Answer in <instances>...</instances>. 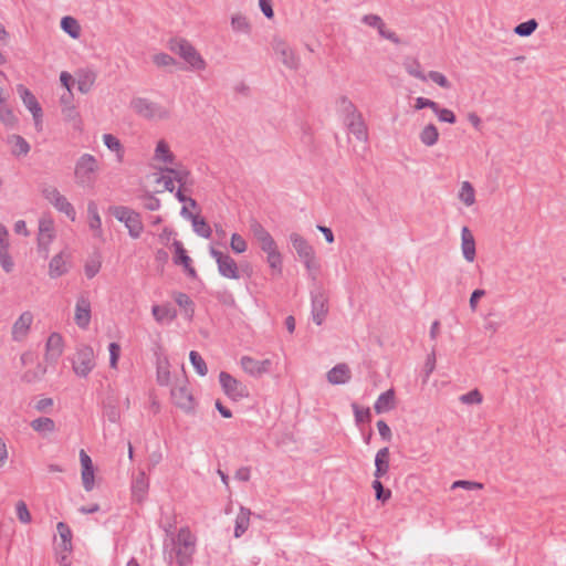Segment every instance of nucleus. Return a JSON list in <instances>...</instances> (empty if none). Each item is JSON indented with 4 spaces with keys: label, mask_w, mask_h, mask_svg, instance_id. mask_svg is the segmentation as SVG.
Listing matches in <instances>:
<instances>
[{
    "label": "nucleus",
    "mask_w": 566,
    "mask_h": 566,
    "mask_svg": "<svg viewBox=\"0 0 566 566\" xmlns=\"http://www.w3.org/2000/svg\"><path fill=\"white\" fill-rule=\"evenodd\" d=\"M98 171L99 164L95 156L87 153L81 155L74 166L75 184L84 189L94 188Z\"/></svg>",
    "instance_id": "obj_1"
},
{
    "label": "nucleus",
    "mask_w": 566,
    "mask_h": 566,
    "mask_svg": "<svg viewBox=\"0 0 566 566\" xmlns=\"http://www.w3.org/2000/svg\"><path fill=\"white\" fill-rule=\"evenodd\" d=\"M171 52L179 55L191 70L202 71L207 63L197 49L184 38H172L168 42Z\"/></svg>",
    "instance_id": "obj_2"
},
{
    "label": "nucleus",
    "mask_w": 566,
    "mask_h": 566,
    "mask_svg": "<svg viewBox=\"0 0 566 566\" xmlns=\"http://www.w3.org/2000/svg\"><path fill=\"white\" fill-rule=\"evenodd\" d=\"M340 107L345 114V124L349 133L358 140L366 143L368 139L367 126L356 106L349 99L343 97Z\"/></svg>",
    "instance_id": "obj_3"
},
{
    "label": "nucleus",
    "mask_w": 566,
    "mask_h": 566,
    "mask_svg": "<svg viewBox=\"0 0 566 566\" xmlns=\"http://www.w3.org/2000/svg\"><path fill=\"white\" fill-rule=\"evenodd\" d=\"M196 552V537L188 527H181L175 539L176 562L178 566H188L192 563Z\"/></svg>",
    "instance_id": "obj_4"
},
{
    "label": "nucleus",
    "mask_w": 566,
    "mask_h": 566,
    "mask_svg": "<svg viewBox=\"0 0 566 566\" xmlns=\"http://www.w3.org/2000/svg\"><path fill=\"white\" fill-rule=\"evenodd\" d=\"M109 212L116 220L124 223L130 238L138 239L142 235L144 224L138 212L126 206H113Z\"/></svg>",
    "instance_id": "obj_5"
},
{
    "label": "nucleus",
    "mask_w": 566,
    "mask_h": 566,
    "mask_svg": "<svg viewBox=\"0 0 566 566\" xmlns=\"http://www.w3.org/2000/svg\"><path fill=\"white\" fill-rule=\"evenodd\" d=\"M172 402L184 412L191 415L196 410V400L186 379L177 381L170 390Z\"/></svg>",
    "instance_id": "obj_6"
},
{
    "label": "nucleus",
    "mask_w": 566,
    "mask_h": 566,
    "mask_svg": "<svg viewBox=\"0 0 566 566\" xmlns=\"http://www.w3.org/2000/svg\"><path fill=\"white\" fill-rule=\"evenodd\" d=\"M132 109L147 119H166L169 117V111L161 105L144 97H135L130 102Z\"/></svg>",
    "instance_id": "obj_7"
},
{
    "label": "nucleus",
    "mask_w": 566,
    "mask_h": 566,
    "mask_svg": "<svg viewBox=\"0 0 566 566\" xmlns=\"http://www.w3.org/2000/svg\"><path fill=\"white\" fill-rule=\"evenodd\" d=\"M56 237L54 221L49 216L39 219L38 252L46 259L50 254V247Z\"/></svg>",
    "instance_id": "obj_8"
},
{
    "label": "nucleus",
    "mask_w": 566,
    "mask_h": 566,
    "mask_svg": "<svg viewBox=\"0 0 566 566\" xmlns=\"http://www.w3.org/2000/svg\"><path fill=\"white\" fill-rule=\"evenodd\" d=\"M42 196L48 200L59 212L64 213L71 221L76 220V211L74 206L67 198L60 192L54 186H46L42 189Z\"/></svg>",
    "instance_id": "obj_9"
},
{
    "label": "nucleus",
    "mask_w": 566,
    "mask_h": 566,
    "mask_svg": "<svg viewBox=\"0 0 566 566\" xmlns=\"http://www.w3.org/2000/svg\"><path fill=\"white\" fill-rule=\"evenodd\" d=\"M73 370L78 377H87L95 367V354L91 346L81 345L76 348L72 361Z\"/></svg>",
    "instance_id": "obj_10"
},
{
    "label": "nucleus",
    "mask_w": 566,
    "mask_h": 566,
    "mask_svg": "<svg viewBox=\"0 0 566 566\" xmlns=\"http://www.w3.org/2000/svg\"><path fill=\"white\" fill-rule=\"evenodd\" d=\"M219 382L224 394L233 401H239L249 396L248 387L227 371L219 374Z\"/></svg>",
    "instance_id": "obj_11"
},
{
    "label": "nucleus",
    "mask_w": 566,
    "mask_h": 566,
    "mask_svg": "<svg viewBox=\"0 0 566 566\" xmlns=\"http://www.w3.org/2000/svg\"><path fill=\"white\" fill-rule=\"evenodd\" d=\"M17 92L19 93V96L22 99L23 105L32 114L35 129L38 132H41L42 126H43V122H42L43 112H42V107L39 104L36 97L33 95V93L29 88H27L22 84L17 86Z\"/></svg>",
    "instance_id": "obj_12"
},
{
    "label": "nucleus",
    "mask_w": 566,
    "mask_h": 566,
    "mask_svg": "<svg viewBox=\"0 0 566 566\" xmlns=\"http://www.w3.org/2000/svg\"><path fill=\"white\" fill-rule=\"evenodd\" d=\"M210 255L214 259L218 271L221 276L231 279V280H238L240 279V271L237 262L229 255L224 254L221 251L211 248L210 249Z\"/></svg>",
    "instance_id": "obj_13"
},
{
    "label": "nucleus",
    "mask_w": 566,
    "mask_h": 566,
    "mask_svg": "<svg viewBox=\"0 0 566 566\" xmlns=\"http://www.w3.org/2000/svg\"><path fill=\"white\" fill-rule=\"evenodd\" d=\"M312 318L316 325H322L328 313V296L324 290L317 289L311 293Z\"/></svg>",
    "instance_id": "obj_14"
},
{
    "label": "nucleus",
    "mask_w": 566,
    "mask_h": 566,
    "mask_svg": "<svg viewBox=\"0 0 566 566\" xmlns=\"http://www.w3.org/2000/svg\"><path fill=\"white\" fill-rule=\"evenodd\" d=\"M241 368L252 377H261L270 373L272 361L270 359L258 360L251 356H242L240 359Z\"/></svg>",
    "instance_id": "obj_15"
},
{
    "label": "nucleus",
    "mask_w": 566,
    "mask_h": 566,
    "mask_svg": "<svg viewBox=\"0 0 566 566\" xmlns=\"http://www.w3.org/2000/svg\"><path fill=\"white\" fill-rule=\"evenodd\" d=\"M64 350V340L60 333H52L45 343L44 359L48 364H56Z\"/></svg>",
    "instance_id": "obj_16"
},
{
    "label": "nucleus",
    "mask_w": 566,
    "mask_h": 566,
    "mask_svg": "<svg viewBox=\"0 0 566 566\" xmlns=\"http://www.w3.org/2000/svg\"><path fill=\"white\" fill-rule=\"evenodd\" d=\"M274 52L280 55L282 63L291 69L296 70L300 65V57L293 49L284 41L276 40L273 45Z\"/></svg>",
    "instance_id": "obj_17"
},
{
    "label": "nucleus",
    "mask_w": 566,
    "mask_h": 566,
    "mask_svg": "<svg viewBox=\"0 0 566 566\" xmlns=\"http://www.w3.org/2000/svg\"><path fill=\"white\" fill-rule=\"evenodd\" d=\"M74 321L82 329H86L91 323V302L86 295L77 297Z\"/></svg>",
    "instance_id": "obj_18"
},
{
    "label": "nucleus",
    "mask_w": 566,
    "mask_h": 566,
    "mask_svg": "<svg viewBox=\"0 0 566 566\" xmlns=\"http://www.w3.org/2000/svg\"><path fill=\"white\" fill-rule=\"evenodd\" d=\"M32 323V313L29 311L23 312L12 325V339L14 342H22L29 334Z\"/></svg>",
    "instance_id": "obj_19"
},
{
    "label": "nucleus",
    "mask_w": 566,
    "mask_h": 566,
    "mask_svg": "<svg viewBox=\"0 0 566 566\" xmlns=\"http://www.w3.org/2000/svg\"><path fill=\"white\" fill-rule=\"evenodd\" d=\"M67 259L69 254L65 251H61L51 259L49 263V275L51 279H57L67 273Z\"/></svg>",
    "instance_id": "obj_20"
},
{
    "label": "nucleus",
    "mask_w": 566,
    "mask_h": 566,
    "mask_svg": "<svg viewBox=\"0 0 566 566\" xmlns=\"http://www.w3.org/2000/svg\"><path fill=\"white\" fill-rule=\"evenodd\" d=\"M389 448L385 447L378 450L375 455V472L376 479H385L389 472Z\"/></svg>",
    "instance_id": "obj_21"
},
{
    "label": "nucleus",
    "mask_w": 566,
    "mask_h": 566,
    "mask_svg": "<svg viewBox=\"0 0 566 566\" xmlns=\"http://www.w3.org/2000/svg\"><path fill=\"white\" fill-rule=\"evenodd\" d=\"M327 380L332 385H344L350 380V369L347 364L339 363L327 373Z\"/></svg>",
    "instance_id": "obj_22"
},
{
    "label": "nucleus",
    "mask_w": 566,
    "mask_h": 566,
    "mask_svg": "<svg viewBox=\"0 0 566 566\" xmlns=\"http://www.w3.org/2000/svg\"><path fill=\"white\" fill-rule=\"evenodd\" d=\"M461 241L463 258L468 262H473L475 259V241L468 227H463L461 230Z\"/></svg>",
    "instance_id": "obj_23"
},
{
    "label": "nucleus",
    "mask_w": 566,
    "mask_h": 566,
    "mask_svg": "<svg viewBox=\"0 0 566 566\" xmlns=\"http://www.w3.org/2000/svg\"><path fill=\"white\" fill-rule=\"evenodd\" d=\"M149 482L144 471L139 472L132 482V494L134 500L142 502L148 492Z\"/></svg>",
    "instance_id": "obj_24"
},
{
    "label": "nucleus",
    "mask_w": 566,
    "mask_h": 566,
    "mask_svg": "<svg viewBox=\"0 0 566 566\" xmlns=\"http://www.w3.org/2000/svg\"><path fill=\"white\" fill-rule=\"evenodd\" d=\"M75 80L77 84V90L81 93L86 94L92 90L96 81V74L92 70L82 69L76 72Z\"/></svg>",
    "instance_id": "obj_25"
},
{
    "label": "nucleus",
    "mask_w": 566,
    "mask_h": 566,
    "mask_svg": "<svg viewBox=\"0 0 566 566\" xmlns=\"http://www.w3.org/2000/svg\"><path fill=\"white\" fill-rule=\"evenodd\" d=\"M395 408V390L392 388L381 392L375 401L374 409L380 415Z\"/></svg>",
    "instance_id": "obj_26"
},
{
    "label": "nucleus",
    "mask_w": 566,
    "mask_h": 566,
    "mask_svg": "<svg viewBox=\"0 0 566 566\" xmlns=\"http://www.w3.org/2000/svg\"><path fill=\"white\" fill-rule=\"evenodd\" d=\"M290 242L292 243L300 259H308L311 254L315 253L312 245L298 233H291Z\"/></svg>",
    "instance_id": "obj_27"
},
{
    "label": "nucleus",
    "mask_w": 566,
    "mask_h": 566,
    "mask_svg": "<svg viewBox=\"0 0 566 566\" xmlns=\"http://www.w3.org/2000/svg\"><path fill=\"white\" fill-rule=\"evenodd\" d=\"M151 313L156 322L160 324L172 322L177 316L176 311L168 304L154 305L151 308Z\"/></svg>",
    "instance_id": "obj_28"
},
{
    "label": "nucleus",
    "mask_w": 566,
    "mask_h": 566,
    "mask_svg": "<svg viewBox=\"0 0 566 566\" xmlns=\"http://www.w3.org/2000/svg\"><path fill=\"white\" fill-rule=\"evenodd\" d=\"M251 511L243 506L240 507V512L235 517L234 536L241 537L250 525Z\"/></svg>",
    "instance_id": "obj_29"
},
{
    "label": "nucleus",
    "mask_w": 566,
    "mask_h": 566,
    "mask_svg": "<svg viewBox=\"0 0 566 566\" xmlns=\"http://www.w3.org/2000/svg\"><path fill=\"white\" fill-rule=\"evenodd\" d=\"M87 213L90 217L88 226L90 229L96 232V237L102 235V220L98 213V208L95 201H88Z\"/></svg>",
    "instance_id": "obj_30"
},
{
    "label": "nucleus",
    "mask_w": 566,
    "mask_h": 566,
    "mask_svg": "<svg viewBox=\"0 0 566 566\" xmlns=\"http://www.w3.org/2000/svg\"><path fill=\"white\" fill-rule=\"evenodd\" d=\"M103 143L111 151L116 154V159L118 163H122L124 160V146L116 136H114L113 134H104Z\"/></svg>",
    "instance_id": "obj_31"
},
{
    "label": "nucleus",
    "mask_w": 566,
    "mask_h": 566,
    "mask_svg": "<svg viewBox=\"0 0 566 566\" xmlns=\"http://www.w3.org/2000/svg\"><path fill=\"white\" fill-rule=\"evenodd\" d=\"M8 143L13 145L12 155L20 157L27 156L31 149L30 144L20 135H11L8 137Z\"/></svg>",
    "instance_id": "obj_32"
},
{
    "label": "nucleus",
    "mask_w": 566,
    "mask_h": 566,
    "mask_svg": "<svg viewBox=\"0 0 566 566\" xmlns=\"http://www.w3.org/2000/svg\"><path fill=\"white\" fill-rule=\"evenodd\" d=\"M419 139L424 146L436 145L439 139L438 128L433 124L426 125L419 134Z\"/></svg>",
    "instance_id": "obj_33"
},
{
    "label": "nucleus",
    "mask_w": 566,
    "mask_h": 566,
    "mask_svg": "<svg viewBox=\"0 0 566 566\" xmlns=\"http://www.w3.org/2000/svg\"><path fill=\"white\" fill-rule=\"evenodd\" d=\"M231 28L237 33L249 34L251 32V24L248 18L241 13H235L231 17Z\"/></svg>",
    "instance_id": "obj_34"
},
{
    "label": "nucleus",
    "mask_w": 566,
    "mask_h": 566,
    "mask_svg": "<svg viewBox=\"0 0 566 566\" xmlns=\"http://www.w3.org/2000/svg\"><path fill=\"white\" fill-rule=\"evenodd\" d=\"M31 428L39 433H51L55 430V422L48 417H40L31 421Z\"/></svg>",
    "instance_id": "obj_35"
},
{
    "label": "nucleus",
    "mask_w": 566,
    "mask_h": 566,
    "mask_svg": "<svg viewBox=\"0 0 566 566\" xmlns=\"http://www.w3.org/2000/svg\"><path fill=\"white\" fill-rule=\"evenodd\" d=\"M175 302L185 311V316L191 318L195 313V303L186 293L178 292L174 296Z\"/></svg>",
    "instance_id": "obj_36"
},
{
    "label": "nucleus",
    "mask_w": 566,
    "mask_h": 566,
    "mask_svg": "<svg viewBox=\"0 0 566 566\" xmlns=\"http://www.w3.org/2000/svg\"><path fill=\"white\" fill-rule=\"evenodd\" d=\"M61 29L73 39H77L81 33V27L78 22L74 18L69 15L62 18Z\"/></svg>",
    "instance_id": "obj_37"
},
{
    "label": "nucleus",
    "mask_w": 566,
    "mask_h": 566,
    "mask_svg": "<svg viewBox=\"0 0 566 566\" xmlns=\"http://www.w3.org/2000/svg\"><path fill=\"white\" fill-rule=\"evenodd\" d=\"M403 67L407 73L421 81H427V75L422 72L421 64L415 59H406L403 61Z\"/></svg>",
    "instance_id": "obj_38"
},
{
    "label": "nucleus",
    "mask_w": 566,
    "mask_h": 566,
    "mask_svg": "<svg viewBox=\"0 0 566 566\" xmlns=\"http://www.w3.org/2000/svg\"><path fill=\"white\" fill-rule=\"evenodd\" d=\"M172 247L175 249V255H174L175 264L184 266V265H188L189 263L192 262L190 256L187 254V251L185 250L184 244L180 241L175 240L172 243Z\"/></svg>",
    "instance_id": "obj_39"
},
{
    "label": "nucleus",
    "mask_w": 566,
    "mask_h": 566,
    "mask_svg": "<svg viewBox=\"0 0 566 566\" xmlns=\"http://www.w3.org/2000/svg\"><path fill=\"white\" fill-rule=\"evenodd\" d=\"M459 199L467 206L470 207L475 202V191L469 181H463L459 192Z\"/></svg>",
    "instance_id": "obj_40"
},
{
    "label": "nucleus",
    "mask_w": 566,
    "mask_h": 566,
    "mask_svg": "<svg viewBox=\"0 0 566 566\" xmlns=\"http://www.w3.org/2000/svg\"><path fill=\"white\" fill-rule=\"evenodd\" d=\"M57 533L62 539L63 549L72 551V531L64 522H59L56 525Z\"/></svg>",
    "instance_id": "obj_41"
},
{
    "label": "nucleus",
    "mask_w": 566,
    "mask_h": 566,
    "mask_svg": "<svg viewBox=\"0 0 566 566\" xmlns=\"http://www.w3.org/2000/svg\"><path fill=\"white\" fill-rule=\"evenodd\" d=\"M155 158L157 160H161L166 164H172L174 163V155L169 149V146L166 142L160 140L158 142L156 149H155Z\"/></svg>",
    "instance_id": "obj_42"
},
{
    "label": "nucleus",
    "mask_w": 566,
    "mask_h": 566,
    "mask_svg": "<svg viewBox=\"0 0 566 566\" xmlns=\"http://www.w3.org/2000/svg\"><path fill=\"white\" fill-rule=\"evenodd\" d=\"M193 231L201 238L209 239L212 234V230L210 226L206 222L205 219L200 217L193 218L191 221Z\"/></svg>",
    "instance_id": "obj_43"
},
{
    "label": "nucleus",
    "mask_w": 566,
    "mask_h": 566,
    "mask_svg": "<svg viewBox=\"0 0 566 566\" xmlns=\"http://www.w3.org/2000/svg\"><path fill=\"white\" fill-rule=\"evenodd\" d=\"M189 359H190L192 367L195 368L196 373L199 376L207 375V373H208L207 364L198 352L191 350L189 354Z\"/></svg>",
    "instance_id": "obj_44"
},
{
    "label": "nucleus",
    "mask_w": 566,
    "mask_h": 566,
    "mask_svg": "<svg viewBox=\"0 0 566 566\" xmlns=\"http://www.w3.org/2000/svg\"><path fill=\"white\" fill-rule=\"evenodd\" d=\"M157 382L160 386H168L170 382V371L168 369V363L165 361H158L157 363Z\"/></svg>",
    "instance_id": "obj_45"
},
{
    "label": "nucleus",
    "mask_w": 566,
    "mask_h": 566,
    "mask_svg": "<svg viewBox=\"0 0 566 566\" xmlns=\"http://www.w3.org/2000/svg\"><path fill=\"white\" fill-rule=\"evenodd\" d=\"M538 23L535 19H530L517 24L514 32L520 36H530L537 28Z\"/></svg>",
    "instance_id": "obj_46"
},
{
    "label": "nucleus",
    "mask_w": 566,
    "mask_h": 566,
    "mask_svg": "<svg viewBox=\"0 0 566 566\" xmlns=\"http://www.w3.org/2000/svg\"><path fill=\"white\" fill-rule=\"evenodd\" d=\"M432 112L437 115V117L439 118L440 122L448 123V124H454L457 120V117L451 109L442 108V107H440V105L438 103H437V108H434Z\"/></svg>",
    "instance_id": "obj_47"
},
{
    "label": "nucleus",
    "mask_w": 566,
    "mask_h": 566,
    "mask_svg": "<svg viewBox=\"0 0 566 566\" xmlns=\"http://www.w3.org/2000/svg\"><path fill=\"white\" fill-rule=\"evenodd\" d=\"M15 513L18 520L23 524H29L32 521L31 513L24 501H18L15 504Z\"/></svg>",
    "instance_id": "obj_48"
},
{
    "label": "nucleus",
    "mask_w": 566,
    "mask_h": 566,
    "mask_svg": "<svg viewBox=\"0 0 566 566\" xmlns=\"http://www.w3.org/2000/svg\"><path fill=\"white\" fill-rule=\"evenodd\" d=\"M381 479H376L373 482V489L375 490V495L378 501L386 502L391 496V491L386 490L380 481Z\"/></svg>",
    "instance_id": "obj_49"
},
{
    "label": "nucleus",
    "mask_w": 566,
    "mask_h": 566,
    "mask_svg": "<svg viewBox=\"0 0 566 566\" xmlns=\"http://www.w3.org/2000/svg\"><path fill=\"white\" fill-rule=\"evenodd\" d=\"M266 261L272 270L276 271L277 273L282 272V255L277 249L266 253Z\"/></svg>",
    "instance_id": "obj_50"
},
{
    "label": "nucleus",
    "mask_w": 566,
    "mask_h": 566,
    "mask_svg": "<svg viewBox=\"0 0 566 566\" xmlns=\"http://www.w3.org/2000/svg\"><path fill=\"white\" fill-rule=\"evenodd\" d=\"M230 247L232 251L238 254L245 252L248 248L245 240L239 233L231 235Z\"/></svg>",
    "instance_id": "obj_51"
},
{
    "label": "nucleus",
    "mask_w": 566,
    "mask_h": 566,
    "mask_svg": "<svg viewBox=\"0 0 566 566\" xmlns=\"http://www.w3.org/2000/svg\"><path fill=\"white\" fill-rule=\"evenodd\" d=\"M153 62L159 67L172 66L176 64V60L164 52L157 53L153 56Z\"/></svg>",
    "instance_id": "obj_52"
},
{
    "label": "nucleus",
    "mask_w": 566,
    "mask_h": 566,
    "mask_svg": "<svg viewBox=\"0 0 566 566\" xmlns=\"http://www.w3.org/2000/svg\"><path fill=\"white\" fill-rule=\"evenodd\" d=\"M82 482L85 491L90 492L94 489V468L82 469Z\"/></svg>",
    "instance_id": "obj_53"
},
{
    "label": "nucleus",
    "mask_w": 566,
    "mask_h": 566,
    "mask_svg": "<svg viewBox=\"0 0 566 566\" xmlns=\"http://www.w3.org/2000/svg\"><path fill=\"white\" fill-rule=\"evenodd\" d=\"M352 408L357 423L367 422L370 420L371 415L369 408H361L357 403H353Z\"/></svg>",
    "instance_id": "obj_54"
},
{
    "label": "nucleus",
    "mask_w": 566,
    "mask_h": 566,
    "mask_svg": "<svg viewBox=\"0 0 566 566\" xmlns=\"http://www.w3.org/2000/svg\"><path fill=\"white\" fill-rule=\"evenodd\" d=\"M165 171L181 186L187 182L189 171L186 169L166 168Z\"/></svg>",
    "instance_id": "obj_55"
},
{
    "label": "nucleus",
    "mask_w": 566,
    "mask_h": 566,
    "mask_svg": "<svg viewBox=\"0 0 566 566\" xmlns=\"http://www.w3.org/2000/svg\"><path fill=\"white\" fill-rule=\"evenodd\" d=\"M0 265L7 273H10L13 270L14 263L9 253V249L0 250Z\"/></svg>",
    "instance_id": "obj_56"
},
{
    "label": "nucleus",
    "mask_w": 566,
    "mask_h": 566,
    "mask_svg": "<svg viewBox=\"0 0 566 566\" xmlns=\"http://www.w3.org/2000/svg\"><path fill=\"white\" fill-rule=\"evenodd\" d=\"M430 78L432 82L438 84L440 87L450 88L451 84L448 78L438 71H430L427 75V80Z\"/></svg>",
    "instance_id": "obj_57"
},
{
    "label": "nucleus",
    "mask_w": 566,
    "mask_h": 566,
    "mask_svg": "<svg viewBox=\"0 0 566 566\" xmlns=\"http://www.w3.org/2000/svg\"><path fill=\"white\" fill-rule=\"evenodd\" d=\"M108 352L111 368H117V363L120 355V346L117 343L113 342L108 345Z\"/></svg>",
    "instance_id": "obj_58"
},
{
    "label": "nucleus",
    "mask_w": 566,
    "mask_h": 566,
    "mask_svg": "<svg viewBox=\"0 0 566 566\" xmlns=\"http://www.w3.org/2000/svg\"><path fill=\"white\" fill-rule=\"evenodd\" d=\"M461 402L473 405L482 401V395L478 389H473L460 397Z\"/></svg>",
    "instance_id": "obj_59"
},
{
    "label": "nucleus",
    "mask_w": 566,
    "mask_h": 566,
    "mask_svg": "<svg viewBox=\"0 0 566 566\" xmlns=\"http://www.w3.org/2000/svg\"><path fill=\"white\" fill-rule=\"evenodd\" d=\"M0 120L2 122L3 125H6L7 127H10V128H13L18 123L15 115L9 107H7L0 114Z\"/></svg>",
    "instance_id": "obj_60"
},
{
    "label": "nucleus",
    "mask_w": 566,
    "mask_h": 566,
    "mask_svg": "<svg viewBox=\"0 0 566 566\" xmlns=\"http://www.w3.org/2000/svg\"><path fill=\"white\" fill-rule=\"evenodd\" d=\"M250 228L256 241L270 235V232L255 220L251 223Z\"/></svg>",
    "instance_id": "obj_61"
},
{
    "label": "nucleus",
    "mask_w": 566,
    "mask_h": 566,
    "mask_svg": "<svg viewBox=\"0 0 566 566\" xmlns=\"http://www.w3.org/2000/svg\"><path fill=\"white\" fill-rule=\"evenodd\" d=\"M361 22L371 28H376L377 30H379L385 24L382 19L377 14H365L361 18Z\"/></svg>",
    "instance_id": "obj_62"
},
{
    "label": "nucleus",
    "mask_w": 566,
    "mask_h": 566,
    "mask_svg": "<svg viewBox=\"0 0 566 566\" xmlns=\"http://www.w3.org/2000/svg\"><path fill=\"white\" fill-rule=\"evenodd\" d=\"M144 208L149 211H157L160 208V200L153 195H145L143 197Z\"/></svg>",
    "instance_id": "obj_63"
},
{
    "label": "nucleus",
    "mask_w": 566,
    "mask_h": 566,
    "mask_svg": "<svg viewBox=\"0 0 566 566\" xmlns=\"http://www.w3.org/2000/svg\"><path fill=\"white\" fill-rule=\"evenodd\" d=\"M101 270V262L96 260L88 261L85 264L84 271L88 279H93Z\"/></svg>",
    "instance_id": "obj_64"
}]
</instances>
